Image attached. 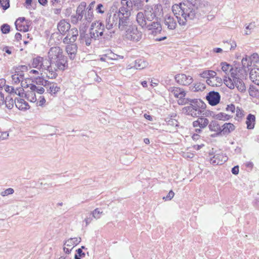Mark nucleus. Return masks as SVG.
Here are the masks:
<instances>
[{"label":"nucleus","mask_w":259,"mask_h":259,"mask_svg":"<svg viewBox=\"0 0 259 259\" xmlns=\"http://www.w3.org/2000/svg\"><path fill=\"white\" fill-rule=\"evenodd\" d=\"M6 102H5L4 104L6 105V107L9 109H11L13 108L14 106V103H15V101L13 99V97L11 96V95H8L6 97L5 99Z\"/></svg>","instance_id":"obj_36"},{"label":"nucleus","mask_w":259,"mask_h":259,"mask_svg":"<svg viewBox=\"0 0 259 259\" xmlns=\"http://www.w3.org/2000/svg\"><path fill=\"white\" fill-rule=\"evenodd\" d=\"M226 110L227 111H230L232 113H234L235 111V106L234 104H231L228 105L227 107L226 108Z\"/></svg>","instance_id":"obj_54"},{"label":"nucleus","mask_w":259,"mask_h":259,"mask_svg":"<svg viewBox=\"0 0 259 259\" xmlns=\"http://www.w3.org/2000/svg\"><path fill=\"white\" fill-rule=\"evenodd\" d=\"M208 73H210L209 70H205L200 73V75L201 77L208 79L209 78Z\"/></svg>","instance_id":"obj_59"},{"label":"nucleus","mask_w":259,"mask_h":259,"mask_svg":"<svg viewBox=\"0 0 259 259\" xmlns=\"http://www.w3.org/2000/svg\"><path fill=\"white\" fill-rule=\"evenodd\" d=\"M15 106L20 110L26 111L30 108L28 103L21 98H16L15 99Z\"/></svg>","instance_id":"obj_21"},{"label":"nucleus","mask_w":259,"mask_h":259,"mask_svg":"<svg viewBox=\"0 0 259 259\" xmlns=\"http://www.w3.org/2000/svg\"><path fill=\"white\" fill-rule=\"evenodd\" d=\"M164 24L169 30H174L177 25V21L174 17L167 15L165 16Z\"/></svg>","instance_id":"obj_20"},{"label":"nucleus","mask_w":259,"mask_h":259,"mask_svg":"<svg viewBox=\"0 0 259 259\" xmlns=\"http://www.w3.org/2000/svg\"><path fill=\"white\" fill-rule=\"evenodd\" d=\"M156 21L151 22L149 24H147L144 28H147L149 30H151V34L154 36H156L162 31V27L160 23L158 21V18H156Z\"/></svg>","instance_id":"obj_12"},{"label":"nucleus","mask_w":259,"mask_h":259,"mask_svg":"<svg viewBox=\"0 0 259 259\" xmlns=\"http://www.w3.org/2000/svg\"><path fill=\"white\" fill-rule=\"evenodd\" d=\"M87 7V4L85 2H82L77 7L76 9V15L78 18L80 19V20L82 19L83 16L84 12Z\"/></svg>","instance_id":"obj_29"},{"label":"nucleus","mask_w":259,"mask_h":259,"mask_svg":"<svg viewBox=\"0 0 259 259\" xmlns=\"http://www.w3.org/2000/svg\"><path fill=\"white\" fill-rule=\"evenodd\" d=\"M142 36V32L138 30L136 26L130 25L125 30L126 38L133 41H139L141 39Z\"/></svg>","instance_id":"obj_7"},{"label":"nucleus","mask_w":259,"mask_h":259,"mask_svg":"<svg viewBox=\"0 0 259 259\" xmlns=\"http://www.w3.org/2000/svg\"><path fill=\"white\" fill-rule=\"evenodd\" d=\"M5 90L6 92L9 93L11 95L13 94L15 95L16 94V91L15 90L14 87L9 86V85H6Z\"/></svg>","instance_id":"obj_51"},{"label":"nucleus","mask_w":259,"mask_h":259,"mask_svg":"<svg viewBox=\"0 0 259 259\" xmlns=\"http://www.w3.org/2000/svg\"><path fill=\"white\" fill-rule=\"evenodd\" d=\"M41 76H38L37 77H31L30 79L32 82L35 83L37 85H42L43 84V82L44 80L45 76L42 75V73H40Z\"/></svg>","instance_id":"obj_42"},{"label":"nucleus","mask_w":259,"mask_h":259,"mask_svg":"<svg viewBox=\"0 0 259 259\" xmlns=\"http://www.w3.org/2000/svg\"><path fill=\"white\" fill-rule=\"evenodd\" d=\"M68 33H70V43H73L77 39L78 36V30L76 28H73L68 31Z\"/></svg>","instance_id":"obj_35"},{"label":"nucleus","mask_w":259,"mask_h":259,"mask_svg":"<svg viewBox=\"0 0 259 259\" xmlns=\"http://www.w3.org/2000/svg\"><path fill=\"white\" fill-rule=\"evenodd\" d=\"M80 19L78 18V16L76 15L71 16V22L73 24H76Z\"/></svg>","instance_id":"obj_63"},{"label":"nucleus","mask_w":259,"mask_h":259,"mask_svg":"<svg viewBox=\"0 0 259 259\" xmlns=\"http://www.w3.org/2000/svg\"><path fill=\"white\" fill-rule=\"evenodd\" d=\"M191 90L193 92L202 91L205 89V86L203 83L198 82L195 83L194 85L190 87Z\"/></svg>","instance_id":"obj_41"},{"label":"nucleus","mask_w":259,"mask_h":259,"mask_svg":"<svg viewBox=\"0 0 259 259\" xmlns=\"http://www.w3.org/2000/svg\"><path fill=\"white\" fill-rule=\"evenodd\" d=\"M80 37L85 40V45L88 46H90L92 42V40L94 39V38L92 37V34H86L84 32L80 33Z\"/></svg>","instance_id":"obj_34"},{"label":"nucleus","mask_w":259,"mask_h":259,"mask_svg":"<svg viewBox=\"0 0 259 259\" xmlns=\"http://www.w3.org/2000/svg\"><path fill=\"white\" fill-rule=\"evenodd\" d=\"M203 3L202 0H183L179 4H174L171 9L179 24L186 26L189 21L196 19Z\"/></svg>","instance_id":"obj_1"},{"label":"nucleus","mask_w":259,"mask_h":259,"mask_svg":"<svg viewBox=\"0 0 259 259\" xmlns=\"http://www.w3.org/2000/svg\"><path fill=\"white\" fill-rule=\"evenodd\" d=\"M205 98L209 104L212 106L218 104L221 100V96L219 93L213 91L207 93Z\"/></svg>","instance_id":"obj_11"},{"label":"nucleus","mask_w":259,"mask_h":259,"mask_svg":"<svg viewBox=\"0 0 259 259\" xmlns=\"http://www.w3.org/2000/svg\"><path fill=\"white\" fill-rule=\"evenodd\" d=\"M175 79L177 83L183 85H187L193 81V78L190 76H187L185 74H177L175 76Z\"/></svg>","instance_id":"obj_14"},{"label":"nucleus","mask_w":259,"mask_h":259,"mask_svg":"<svg viewBox=\"0 0 259 259\" xmlns=\"http://www.w3.org/2000/svg\"><path fill=\"white\" fill-rule=\"evenodd\" d=\"M231 117V116L223 112H220L218 114H217L214 117V119L219 120H229L230 118Z\"/></svg>","instance_id":"obj_37"},{"label":"nucleus","mask_w":259,"mask_h":259,"mask_svg":"<svg viewBox=\"0 0 259 259\" xmlns=\"http://www.w3.org/2000/svg\"><path fill=\"white\" fill-rule=\"evenodd\" d=\"M251 62L252 63L259 62V56L257 53H254L249 57Z\"/></svg>","instance_id":"obj_49"},{"label":"nucleus","mask_w":259,"mask_h":259,"mask_svg":"<svg viewBox=\"0 0 259 259\" xmlns=\"http://www.w3.org/2000/svg\"><path fill=\"white\" fill-rule=\"evenodd\" d=\"M209 129L211 132H219L221 127L216 120H212L208 125Z\"/></svg>","instance_id":"obj_32"},{"label":"nucleus","mask_w":259,"mask_h":259,"mask_svg":"<svg viewBox=\"0 0 259 259\" xmlns=\"http://www.w3.org/2000/svg\"><path fill=\"white\" fill-rule=\"evenodd\" d=\"M249 95L252 97H256L259 96L258 90L253 85H250L248 90Z\"/></svg>","instance_id":"obj_43"},{"label":"nucleus","mask_w":259,"mask_h":259,"mask_svg":"<svg viewBox=\"0 0 259 259\" xmlns=\"http://www.w3.org/2000/svg\"><path fill=\"white\" fill-rule=\"evenodd\" d=\"M14 189L10 188H8V189L5 190L4 191H2L1 193V195L2 196H7L10 194H12L14 193Z\"/></svg>","instance_id":"obj_52"},{"label":"nucleus","mask_w":259,"mask_h":259,"mask_svg":"<svg viewBox=\"0 0 259 259\" xmlns=\"http://www.w3.org/2000/svg\"><path fill=\"white\" fill-rule=\"evenodd\" d=\"M153 10H154V13L157 15V12H159L160 10V11H162V6L161 5H156L154 6V8H153Z\"/></svg>","instance_id":"obj_58"},{"label":"nucleus","mask_w":259,"mask_h":259,"mask_svg":"<svg viewBox=\"0 0 259 259\" xmlns=\"http://www.w3.org/2000/svg\"><path fill=\"white\" fill-rule=\"evenodd\" d=\"M168 91L172 93L175 97L177 98L185 97L186 95L184 90L179 87H170L169 88Z\"/></svg>","instance_id":"obj_24"},{"label":"nucleus","mask_w":259,"mask_h":259,"mask_svg":"<svg viewBox=\"0 0 259 259\" xmlns=\"http://www.w3.org/2000/svg\"><path fill=\"white\" fill-rule=\"evenodd\" d=\"M0 7L4 10H6L10 8V0H0Z\"/></svg>","instance_id":"obj_47"},{"label":"nucleus","mask_w":259,"mask_h":259,"mask_svg":"<svg viewBox=\"0 0 259 259\" xmlns=\"http://www.w3.org/2000/svg\"><path fill=\"white\" fill-rule=\"evenodd\" d=\"M205 109H202L200 110V112H201V114L198 113V116L201 115L203 116V117H212L214 119V117L216 115V114L213 111H210V110H205L204 111Z\"/></svg>","instance_id":"obj_38"},{"label":"nucleus","mask_w":259,"mask_h":259,"mask_svg":"<svg viewBox=\"0 0 259 259\" xmlns=\"http://www.w3.org/2000/svg\"><path fill=\"white\" fill-rule=\"evenodd\" d=\"M72 13V8L71 7L67 8L66 9H65L64 14V16L66 17H69Z\"/></svg>","instance_id":"obj_56"},{"label":"nucleus","mask_w":259,"mask_h":259,"mask_svg":"<svg viewBox=\"0 0 259 259\" xmlns=\"http://www.w3.org/2000/svg\"><path fill=\"white\" fill-rule=\"evenodd\" d=\"M242 67H240L241 69H243L245 71L246 68H248L249 67L251 66L252 63L250 61L249 58H247V56L245 55L241 60Z\"/></svg>","instance_id":"obj_33"},{"label":"nucleus","mask_w":259,"mask_h":259,"mask_svg":"<svg viewBox=\"0 0 259 259\" xmlns=\"http://www.w3.org/2000/svg\"><path fill=\"white\" fill-rule=\"evenodd\" d=\"M0 139L5 140L9 136V133L7 132L0 133Z\"/></svg>","instance_id":"obj_62"},{"label":"nucleus","mask_w":259,"mask_h":259,"mask_svg":"<svg viewBox=\"0 0 259 259\" xmlns=\"http://www.w3.org/2000/svg\"><path fill=\"white\" fill-rule=\"evenodd\" d=\"M243 111L240 108L237 107L236 110V116L239 118H241L243 116Z\"/></svg>","instance_id":"obj_57"},{"label":"nucleus","mask_w":259,"mask_h":259,"mask_svg":"<svg viewBox=\"0 0 259 259\" xmlns=\"http://www.w3.org/2000/svg\"><path fill=\"white\" fill-rule=\"evenodd\" d=\"M67 57L63 55L61 58H58L55 60L54 64L58 70H64L68 67Z\"/></svg>","instance_id":"obj_18"},{"label":"nucleus","mask_w":259,"mask_h":259,"mask_svg":"<svg viewBox=\"0 0 259 259\" xmlns=\"http://www.w3.org/2000/svg\"><path fill=\"white\" fill-rule=\"evenodd\" d=\"M223 81L226 85L230 89H234L236 87L240 92L244 93L246 91L244 82L238 76L236 72L231 73V77L225 76Z\"/></svg>","instance_id":"obj_3"},{"label":"nucleus","mask_w":259,"mask_h":259,"mask_svg":"<svg viewBox=\"0 0 259 259\" xmlns=\"http://www.w3.org/2000/svg\"><path fill=\"white\" fill-rule=\"evenodd\" d=\"M255 23L254 22H251L247 26H246V29L252 30L255 27Z\"/></svg>","instance_id":"obj_64"},{"label":"nucleus","mask_w":259,"mask_h":259,"mask_svg":"<svg viewBox=\"0 0 259 259\" xmlns=\"http://www.w3.org/2000/svg\"><path fill=\"white\" fill-rule=\"evenodd\" d=\"M104 30V24L101 21H96L92 23L90 29V33L92 34V37L96 40L99 36L103 35Z\"/></svg>","instance_id":"obj_5"},{"label":"nucleus","mask_w":259,"mask_h":259,"mask_svg":"<svg viewBox=\"0 0 259 259\" xmlns=\"http://www.w3.org/2000/svg\"><path fill=\"white\" fill-rule=\"evenodd\" d=\"M118 17V14H116V13H114L113 15L111 13L107 14L105 26L107 29L110 30L114 27H118V21H119Z\"/></svg>","instance_id":"obj_10"},{"label":"nucleus","mask_w":259,"mask_h":259,"mask_svg":"<svg viewBox=\"0 0 259 259\" xmlns=\"http://www.w3.org/2000/svg\"><path fill=\"white\" fill-rule=\"evenodd\" d=\"M81 241L80 237L70 238L65 241L64 245L67 246H76Z\"/></svg>","instance_id":"obj_30"},{"label":"nucleus","mask_w":259,"mask_h":259,"mask_svg":"<svg viewBox=\"0 0 259 259\" xmlns=\"http://www.w3.org/2000/svg\"><path fill=\"white\" fill-rule=\"evenodd\" d=\"M133 5L137 9H140L143 6V0H132Z\"/></svg>","instance_id":"obj_48"},{"label":"nucleus","mask_w":259,"mask_h":259,"mask_svg":"<svg viewBox=\"0 0 259 259\" xmlns=\"http://www.w3.org/2000/svg\"><path fill=\"white\" fill-rule=\"evenodd\" d=\"M26 20L25 17L18 18L15 22V25L17 30L19 31L27 32L29 30V26L28 25H22V23Z\"/></svg>","instance_id":"obj_19"},{"label":"nucleus","mask_w":259,"mask_h":259,"mask_svg":"<svg viewBox=\"0 0 259 259\" xmlns=\"http://www.w3.org/2000/svg\"><path fill=\"white\" fill-rule=\"evenodd\" d=\"M5 102H6V101L4 94L2 92H0V106L4 105Z\"/></svg>","instance_id":"obj_61"},{"label":"nucleus","mask_w":259,"mask_h":259,"mask_svg":"<svg viewBox=\"0 0 259 259\" xmlns=\"http://www.w3.org/2000/svg\"><path fill=\"white\" fill-rule=\"evenodd\" d=\"M235 129V126L231 123H225L221 128L220 132L222 136L228 135Z\"/></svg>","instance_id":"obj_23"},{"label":"nucleus","mask_w":259,"mask_h":259,"mask_svg":"<svg viewBox=\"0 0 259 259\" xmlns=\"http://www.w3.org/2000/svg\"><path fill=\"white\" fill-rule=\"evenodd\" d=\"M249 77L251 80L255 84L259 85V68L251 69Z\"/></svg>","instance_id":"obj_26"},{"label":"nucleus","mask_w":259,"mask_h":259,"mask_svg":"<svg viewBox=\"0 0 259 259\" xmlns=\"http://www.w3.org/2000/svg\"><path fill=\"white\" fill-rule=\"evenodd\" d=\"M25 98L31 102L34 103L36 101V97L35 93L32 92H27L25 94Z\"/></svg>","instance_id":"obj_39"},{"label":"nucleus","mask_w":259,"mask_h":259,"mask_svg":"<svg viewBox=\"0 0 259 259\" xmlns=\"http://www.w3.org/2000/svg\"><path fill=\"white\" fill-rule=\"evenodd\" d=\"M119 21H118V28L120 31L126 30L130 26V16H121L118 14Z\"/></svg>","instance_id":"obj_15"},{"label":"nucleus","mask_w":259,"mask_h":259,"mask_svg":"<svg viewBox=\"0 0 259 259\" xmlns=\"http://www.w3.org/2000/svg\"><path fill=\"white\" fill-rule=\"evenodd\" d=\"M196 117H198L197 119L194 121L192 123L194 127H199L200 128H204L208 125L209 120L207 118L201 115Z\"/></svg>","instance_id":"obj_16"},{"label":"nucleus","mask_w":259,"mask_h":259,"mask_svg":"<svg viewBox=\"0 0 259 259\" xmlns=\"http://www.w3.org/2000/svg\"><path fill=\"white\" fill-rule=\"evenodd\" d=\"M66 50L69 58L73 60L75 58L76 53L77 51V46L76 44H71L67 46Z\"/></svg>","instance_id":"obj_22"},{"label":"nucleus","mask_w":259,"mask_h":259,"mask_svg":"<svg viewBox=\"0 0 259 259\" xmlns=\"http://www.w3.org/2000/svg\"><path fill=\"white\" fill-rule=\"evenodd\" d=\"M10 26L7 23L3 24L1 26V31L3 34H6L9 33L10 31Z\"/></svg>","instance_id":"obj_45"},{"label":"nucleus","mask_w":259,"mask_h":259,"mask_svg":"<svg viewBox=\"0 0 259 259\" xmlns=\"http://www.w3.org/2000/svg\"><path fill=\"white\" fill-rule=\"evenodd\" d=\"M71 25L69 23L66 22L65 19L60 20L57 24V29L62 35H65L69 31Z\"/></svg>","instance_id":"obj_17"},{"label":"nucleus","mask_w":259,"mask_h":259,"mask_svg":"<svg viewBox=\"0 0 259 259\" xmlns=\"http://www.w3.org/2000/svg\"><path fill=\"white\" fill-rule=\"evenodd\" d=\"M85 255V253L82 250V248H78L76 250V253L74 255V259H81Z\"/></svg>","instance_id":"obj_46"},{"label":"nucleus","mask_w":259,"mask_h":259,"mask_svg":"<svg viewBox=\"0 0 259 259\" xmlns=\"http://www.w3.org/2000/svg\"><path fill=\"white\" fill-rule=\"evenodd\" d=\"M255 123V116L254 115L249 113L246 117V124L248 130H252L254 128Z\"/></svg>","instance_id":"obj_27"},{"label":"nucleus","mask_w":259,"mask_h":259,"mask_svg":"<svg viewBox=\"0 0 259 259\" xmlns=\"http://www.w3.org/2000/svg\"><path fill=\"white\" fill-rule=\"evenodd\" d=\"M134 65L133 66L136 69H142L146 67L148 64V62L143 58L136 59L134 62Z\"/></svg>","instance_id":"obj_28"},{"label":"nucleus","mask_w":259,"mask_h":259,"mask_svg":"<svg viewBox=\"0 0 259 259\" xmlns=\"http://www.w3.org/2000/svg\"><path fill=\"white\" fill-rule=\"evenodd\" d=\"M28 67L26 65H19L13 67L10 71V73L13 74L11 76L12 80L14 84H18L20 82V78H23L24 77V73H19L20 70L22 71H27Z\"/></svg>","instance_id":"obj_6"},{"label":"nucleus","mask_w":259,"mask_h":259,"mask_svg":"<svg viewBox=\"0 0 259 259\" xmlns=\"http://www.w3.org/2000/svg\"><path fill=\"white\" fill-rule=\"evenodd\" d=\"M95 5V1L92 2L87 8V12L84 14L85 18L86 20L90 22L92 20L94 15H93V8Z\"/></svg>","instance_id":"obj_25"},{"label":"nucleus","mask_w":259,"mask_h":259,"mask_svg":"<svg viewBox=\"0 0 259 259\" xmlns=\"http://www.w3.org/2000/svg\"><path fill=\"white\" fill-rule=\"evenodd\" d=\"M63 55V51L60 47L51 48L48 53L50 64L53 65L55 60L58 58H61Z\"/></svg>","instance_id":"obj_8"},{"label":"nucleus","mask_w":259,"mask_h":259,"mask_svg":"<svg viewBox=\"0 0 259 259\" xmlns=\"http://www.w3.org/2000/svg\"><path fill=\"white\" fill-rule=\"evenodd\" d=\"M175 193L172 190H170L165 197H163V199L165 200H170L174 196Z\"/></svg>","instance_id":"obj_53"},{"label":"nucleus","mask_w":259,"mask_h":259,"mask_svg":"<svg viewBox=\"0 0 259 259\" xmlns=\"http://www.w3.org/2000/svg\"><path fill=\"white\" fill-rule=\"evenodd\" d=\"M116 14H120L121 16H131V11L128 8L125 7V6H121L117 13H116Z\"/></svg>","instance_id":"obj_40"},{"label":"nucleus","mask_w":259,"mask_h":259,"mask_svg":"<svg viewBox=\"0 0 259 259\" xmlns=\"http://www.w3.org/2000/svg\"><path fill=\"white\" fill-rule=\"evenodd\" d=\"M234 63H235V64L234 65L235 70L234 71V68L230 64L226 62H223L221 63V66H222V70L223 72H224L226 73L225 75L227 77L229 76L230 77H231V73L232 72H236L237 73V72H238L239 73L241 71L242 69H241L240 67L238 66H236L237 64L236 62L234 61Z\"/></svg>","instance_id":"obj_9"},{"label":"nucleus","mask_w":259,"mask_h":259,"mask_svg":"<svg viewBox=\"0 0 259 259\" xmlns=\"http://www.w3.org/2000/svg\"><path fill=\"white\" fill-rule=\"evenodd\" d=\"M156 14L154 13L153 8L150 6H146L144 9V12H139L137 15L136 20L142 28L147 26V21H152L154 18H156Z\"/></svg>","instance_id":"obj_4"},{"label":"nucleus","mask_w":259,"mask_h":259,"mask_svg":"<svg viewBox=\"0 0 259 259\" xmlns=\"http://www.w3.org/2000/svg\"><path fill=\"white\" fill-rule=\"evenodd\" d=\"M102 213H103V211H101L100 209L99 208H96L92 212L93 217L97 219H99L100 218V215Z\"/></svg>","instance_id":"obj_50"},{"label":"nucleus","mask_w":259,"mask_h":259,"mask_svg":"<svg viewBox=\"0 0 259 259\" xmlns=\"http://www.w3.org/2000/svg\"><path fill=\"white\" fill-rule=\"evenodd\" d=\"M228 157L224 153L220 152L215 154L210 159V162L213 165H222L228 160Z\"/></svg>","instance_id":"obj_13"},{"label":"nucleus","mask_w":259,"mask_h":259,"mask_svg":"<svg viewBox=\"0 0 259 259\" xmlns=\"http://www.w3.org/2000/svg\"><path fill=\"white\" fill-rule=\"evenodd\" d=\"M239 168V167L238 165L234 166L231 169L232 173L235 175L238 174Z\"/></svg>","instance_id":"obj_60"},{"label":"nucleus","mask_w":259,"mask_h":259,"mask_svg":"<svg viewBox=\"0 0 259 259\" xmlns=\"http://www.w3.org/2000/svg\"><path fill=\"white\" fill-rule=\"evenodd\" d=\"M55 83L53 82V83L52 84V85H51L49 89L47 90L48 92L52 95H55L60 90V87L57 85H55Z\"/></svg>","instance_id":"obj_44"},{"label":"nucleus","mask_w":259,"mask_h":259,"mask_svg":"<svg viewBox=\"0 0 259 259\" xmlns=\"http://www.w3.org/2000/svg\"><path fill=\"white\" fill-rule=\"evenodd\" d=\"M44 58L40 56H37L32 59L31 66L33 68H38V66L41 67Z\"/></svg>","instance_id":"obj_31"},{"label":"nucleus","mask_w":259,"mask_h":259,"mask_svg":"<svg viewBox=\"0 0 259 259\" xmlns=\"http://www.w3.org/2000/svg\"><path fill=\"white\" fill-rule=\"evenodd\" d=\"M178 103L179 105H181L189 103L188 106L183 107L182 111L185 115L192 117H197L198 113H201L200 110L205 109L206 108L205 103L200 99L180 97Z\"/></svg>","instance_id":"obj_2"},{"label":"nucleus","mask_w":259,"mask_h":259,"mask_svg":"<svg viewBox=\"0 0 259 259\" xmlns=\"http://www.w3.org/2000/svg\"><path fill=\"white\" fill-rule=\"evenodd\" d=\"M103 8L104 6L102 4H98L96 7L97 12L99 14L104 13V11L102 10V8Z\"/></svg>","instance_id":"obj_55"}]
</instances>
